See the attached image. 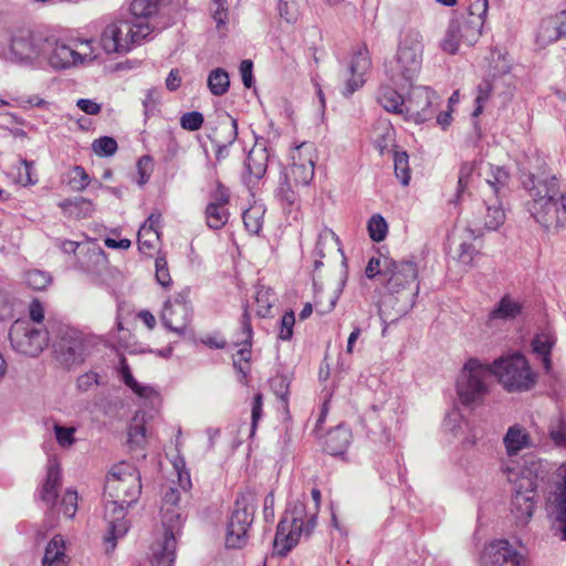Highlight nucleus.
Returning a JSON list of instances; mask_svg holds the SVG:
<instances>
[{"label":"nucleus","instance_id":"412c9836","mask_svg":"<svg viewBox=\"0 0 566 566\" xmlns=\"http://www.w3.org/2000/svg\"><path fill=\"white\" fill-rule=\"evenodd\" d=\"M303 533L305 534L304 524L290 522L287 516H283L277 524L273 542L276 554L285 557L298 543Z\"/></svg>","mask_w":566,"mask_h":566},{"label":"nucleus","instance_id":"39448f33","mask_svg":"<svg viewBox=\"0 0 566 566\" xmlns=\"http://www.w3.org/2000/svg\"><path fill=\"white\" fill-rule=\"evenodd\" d=\"M420 32H409L400 42L396 59L386 65V74L394 85L412 87L422 69L423 44Z\"/></svg>","mask_w":566,"mask_h":566},{"label":"nucleus","instance_id":"de8ad7c7","mask_svg":"<svg viewBox=\"0 0 566 566\" xmlns=\"http://www.w3.org/2000/svg\"><path fill=\"white\" fill-rule=\"evenodd\" d=\"M275 301L272 290L265 287H259L255 293L256 302V315L261 318H265L270 315L271 308Z\"/></svg>","mask_w":566,"mask_h":566},{"label":"nucleus","instance_id":"a211bd4d","mask_svg":"<svg viewBox=\"0 0 566 566\" xmlns=\"http://www.w3.org/2000/svg\"><path fill=\"white\" fill-rule=\"evenodd\" d=\"M536 489L537 483L535 480L530 478H521L518 480L511 502V512L517 524L525 525L532 517Z\"/></svg>","mask_w":566,"mask_h":566},{"label":"nucleus","instance_id":"f03ea898","mask_svg":"<svg viewBox=\"0 0 566 566\" xmlns=\"http://www.w3.org/2000/svg\"><path fill=\"white\" fill-rule=\"evenodd\" d=\"M511 176L501 166L488 164L484 169V184L480 185L482 207L475 218V227H484L488 230H497L505 221L506 214L503 207V198L509 190Z\"/></svg>","mask_w":566,"mask_h":566},{"label":"nucleus","instance_id":"aec40b11","mask_svg":"<svg viewBox=\"0 0 566 566\" xmlns=\"http://www.w3.org/2000/svg\"><path fill=\"white\" fill-rule=\"evenodd\" d=\"M418 277V268L413 261L406 260L397 262L394 260V266L388 270L385 287L391 294L400 293L403 290L415 286L419 291V284L415 283Z\"/></svg>","mask_w":566,"mask_h":566},{"label":"nucleus","instance_id":"7ed1b4c3","mask_svg":"<svg viewBox=\"0 0 566 566\" xmlns=\"http://www.w3.org/2000/svg\"><path fill=\"white\" fill-rule=\"evenodd\" d=\"M46 35L29 29L0 32V57L23 66L39 67L43 64V48Z\"/></svg>","mask_w":566,"mask_h":566},{"label":"nucleus","instance_id":"864d4df0","mask_svg":"<svg viewBox=\"0 0 566 566\" xmlns=\"http://www.w3.org/2000/svg\"><path fill=\"white\" fill-rule=\"evenodd\" d=\"M492 77L486 75L481 84L478 86V95L475 98V108L472 113V117H478L483 112V104L490 98L493 86L491 83Z\"/></svg>","mask_w":566,"mask_h":566},{"label":"nucleus","instance_id":"6e6552de","mask_svg":"<svg viewBox=\"0 0 566 566\" xmlns=\"http://www.w3.org/2000/svg\"><path fill=\"white\" fill-rule=\"evenodd\" d=\"M150 33L151 29L148 23L117 20L105 27L99 43L105 53L122 54L129 52L135 44H139Z\"/></svg>","mask_w":566,"mask_h":566},{"label":"nucleus","instance_id":"cd10ccee","mask_svg":"<svg viewBox=\"0 0 566 566\" xmlns=\"http://www.w3.org/2000/svg\"><path fill=\"white\" fill-rule=\"evenodd\" d=\"M522 303L511 295H504L489 314L490 321H511L522 313Z\"/></svg>","mask_w":566,"mask_h":566},{"label":"nucleus","instance_id":"69168bd1","mask_svg":"<svg viewBox=\"0 0 566 566\" xmlns=\"http://www.w3.org/2000/svg\"><path fill=\"white\" fill-rule=\"evenodd\" d=\"M160 214L151 213L144 224L139 228L142 235H149L151 238H159L158 224Z\"/></svg>","mask_w":566,"mask_h":566},{"label":"nucleus","instance_id":"9b49d317","mask_svg":"<svg viewBox=\"0 0 566 566\" xmlns=\"http://www.w3.org/2000/svg\"><path fill=\"white\" fill-rule=\"evenodd\" d=\"M142 492L140 475L128 464L113 468L104 486V497L125 502L127 506L136 503Z\"/></svg>","mask_w":566,"mask_h":566},{"label":"nucleus","instance_id":"58836bf2","mask_svg":"<svg viewBox=\"0 0 566 566\" xmlns=\"http://www.w3.org/2000/svg\"><path fill=\"white\" fill-rule=\"evenodd\" d=\"M326 249H337V251L342 252L338 237L328 228H324L319 232L314 249V255L321 259L325 258Z\"/></svg>","mask_w":566,"mask_h":566},{"label":"nucleus","instance_id":"6ab92c4d","mask_svg":"<svg viewBox=\"0 0 566 566\" xmlns=\"http://www.w3.org/2000/svg\"><path fill=\"white\" fill-rule=\"evenodd\" d=\"M48 46L43 49V63H48L54 70H65L83 63L85 55L60 41L55 36H48Z\"/></svg>","mask_w":566,"mask_h":566},{"label":"nucleus","instance_id":"c9c22d12","mask_svg":"<svg viewBox=\"0 0 566 566\" xmlns=\"http://www.w3.org/2000/svg\"><path fill=\"white\" fill-rule=\"evenodd\" d=\"M489 60V77L496 78L507 74L511 71V62L506 53L494 49L490 52Z\"/></svg>","mask_w":566,"mask_h":566},{"label":"nucleus","instance_id":"473e14b6","mask_svg":"<svg viewBox=\"0 0 566 566\" xmlns=\"http://www.w3.org/2000/svg\"><path fill=\"white\" fill-rule=\"evenodd\" d=\"M65 543L62 535H55L46 545L43 566H65Z\"/></svg>","mask_w":566,"mask_h":566},{"label":"nucleus","instance_id":"f3484780","mask_svg":"<svg viewBox=\"0 0 566 566\" xmlns=\"http://www.w3.org/2000/svg\"><path fill=\"white\" fill-rule=\"evenodd\" d=\"M104 499V518L108 525L104 542L106 544V553H109L115 549L117 539L125 536L129 528L128 522L125 518L129 506H127L125 502L117 501L115 499Z\"/></svg>","mask_w":566,"mask_h":566},{"label":"nucleus","instance_id":"72a5a7b5","mask_svg":"<svg viewBox=\"0 0 566 566\" xmlns=\"http://www.w3.org/2000/svg\"><path fill=\"white\" fill-rule=\"evenodd\" d=\"M245 168L250 176L255 180H260L268 168V154L265 149H252L245 159Z\"/></svg>","mask_w":566,"mask_h":566},{"label":"nucleus","instance_id":"603ef678","mask_svg":"<svg viewBox=\"0 0 566 566\" xmlns=\"http://www.w3.org/2000/svg\"><path fill=\"white\" fill-rule=\"evenodd\" d=\"M394 166L396 177L403 186H407L410 180L408 155L405 151H396L394 156Z\"/></svg>","mask_w":566,"mask_h":566},{"label":"nucleus","instance_id":"423d86ee","mask_svg":"<svg viewBox=\"0 0 566 566\" xmlns=\"http://www.w3.org/2000/svg\"><path fill=\"white\" fill-rule=\"evenodd\" d=\"M492 376L491 365L470 358L462 367L455 382L460 402L469 409L482 405L489 392V380Z\"/></svg>","mask_w":566,"mask_h":566},{"label":"nucleus","instance_id":"7c9ffc66","mask_svg":"<svg viewBox=\"0 0 566 566\" xmlns=\"http://www.w3.org/2000/svg\"><path fill=\"white\" fill-rule=\"evenodd\" d=\"M379 105L387 112L394 114H402L405 111L408 113L410 108H402L403 99L396 88L389 86H380L377 95Z\"/></svg>","mask_w":566,"mask_h":566},{"label":"nucleus","instance_id":"0e129e2a","mask_svg":"<svg viewBox=\"0 0 566 566\" xmlns=\"http://www.w3.org/2000/svg\"><path fill=\"white\" fill-rule=\"evenodd\" d=\"M295 324V315L293 311L285 312L281 318V328L279 338L282 340H290L293 336V327Z\"/></svg>","mask_w":566,"mask_h":566},{"label":"nucleus","instance_id":"1a4fd4ad","mask_svg":"<svg viewBox=\"0 0 566 566\" xmlns=\"http://www.w3.org/2000/svg\"><path fill=\"white\" fill-rule=\"evenodd\" d=\"M180 507H161L163 533L150 546L153 566H172L176 559L177 535L182 526Z\"/></svg>","mask_w":566,"mask_h":566},{"label":"nucleus","instance_id":"e2e57ef3","mask_svg":"<svg viewBox=\"0 0 566 566\" xmlns=\"http://www.w3.org/2000/svg\"><path fill=\"white\" fill-rule=\"evenodd\" d=\"M61 511L66 517H73L77 511V493L67 490L61 500Z\"/></svg>","mask_w":566,"mask_h":566},{"label":"nucleus","instance_id":"8fccbe9b","mask_svg":"<svg viewBox=\"0 0 566 566\" xmlns=\"http://www.w3.org/2000/svg\"><path fill=\"white\" fill-rule=\"evenodd\" d=\"M24 280L31 289L42 291L51 283L52 277L48 272L33 269L25 272Z\"/></svg>","mask_w":566,"mask_h":566},{"label":"nucleus","instance_id":"ea45409f","mask_svg":"<svg viewBox=\"0 0 566 566\" xmlns=\"http://www.w3.org/2000/svg\"><path fill=\"white\" fill-rule=\"evenodd\" d=\"M219 134L224 144L232 145L238 137V123L234 117L226 114L219 119L213 135Z\"/></svg>","mask_w":566,"mask_h":566},{"label":"nucleus","instance_id":"f257e3e1","mask_svg":"<svg viewBox=\"0 0 566 566\" xmlns=\"http://www.w3.org/2000/svg\"><path fill=\"white\" fill-rule=\"evenodd\" d=\"M523 187L530 195L526 203L531 216L546 230L566 226V191L559 190L557 178L545 169L525 175Z\"/></svg>","mask_w":566,"mask_h":566},{"label":"nucleus","instance_id":"3c124183","mask_svg":"<svg viewBox=\"0 0 566 566\" xmlns=\"http://www.w3.org/2000/svg\"><path fill=\"white\" fill-rule=\"evenodd\" d=\"M117 142L109 136L99 137L92 144L93 151L101 157L113 156L117 151Z\"/></svg>","mask_w":566,"mask_h":566},{"label":"nucleus","instance_id":"dca6fc26","mask_svg":"<svg viewBox=\"0 0 566 566\" xmlns=\"http://www.w3.org/2000/svg\"><path fill=\"white\" fill-rule=\"evenodd\" d=\"M481 566H528L524 554L517 552L507 539L486 544L480 558Z\"/></svg>","mask_w":566,"mask_h":566},{"label":"nucleus","instance_id":"20e7f679","mask_svg":"<svg viewBox=\"0 0 566 566\" xmlns=\"http://www.w3.org/2000/svg\"><path fill=\"white\" fill-rule=\"evenodd\" d=\"M488 8L489 0H474L467 12L455 14L450 20L441 42L442 50L455 54L461 43L469 46L476 43L481 35Z\"/></svg>","mask_w":566,"mask_h":566},{"label":"nucleus","instance_id":"a19ab883","mask_svg":"<svg viewBox=\"0 0 566 566\" xmlns=\"http://www.w3.org/2000/svg\"><path fill=\"white\" fill-rule=\"evenodd\" d=\"M207 226L210 229L219 230L226 226L229 219V210L223 206L208 205L205 211Z\"/></svg>","mask_w":566,"mask_h":566},{"label":"nucleus","instance_id":"bf43d9fd","mask_svg":"<svg viewBox=\"0 0 566 566\" xmlns=\"http://www.w3.org/2000/svg\"><path fill=\"white\" fill-rule=\"evenodd\" d=\"M203 120V115L200 112L192 111L180 117V126L186 130L195 132L201 128Z\"/></svg>","mask_w":566,"mask_h":566},{"label":"nucleus","instance_id":"c85d7f7f","mask_svg":"<svg viewBox=\"0 0 566 566\" xmlns=\"http://www.w3.org/2000/svg\"><path fill=\"white\" fill-rule=\"evenodd\" d=\"M486 163L483 165V163H476V161H467L463 163L460 170H459V178H458V188L455 193V199L453 200V203H458L461 199V196L467 191L469 186L472 182V178L474 172L476 171L479 167V176L484 179V169L486 168ZM484 181L482 182V185Z\"/></svg>","mask_w":566,"mask_h":566},{"label":"nucleus","instance_id":"a18cd8bd","mask_svg":"<svg viewBox=\"0 0 566 566\" xmlns=\"http://www.w3.org/2000/svg\"><path fill=\"white\" fill-rule=\"evenodd\" d=\"M127 443L130 449H143L146 443V428L143 422H139L138 413H136L133 422L129 424Z\"/></svg>","mask_w":566,"mask_h":566},{"label":"nucleus","instance_id":"c756f323","mask_svg":"<svg viewBox=\"0 0 566 566\" xmlns=\"http://www.w3.org/2000/svg\"><path fill=\"white\" fill-rule=\"evenodd\" d=\"M63 213L75 219L88 218L94 212V203L84 197H75L59 202Z\"/></svg>","mask_w":566,"mask_h":566},{"label":"nucleus","instance_id":"09e8293b","mask_svg":"<svg viewBox=\"0 0 566 566\" xmlns=\"http://www.w3.org/2000/svg\"><path fill=\"white\" fill-rule=\"evenodd\" d=\"M263 211L258 207L247 209L242 214V220L247 231L251 234H259L263 226Z\"/></svg>","mask_w":566,"mask_h":566},{"label":"nucleus","instance_id":"5701e85b","mask_svg":"<svg viewBox=\"0 0 566 566\" xmlns=\"http://www.w3.org/2000/svg\"><path fill=\"white\" fill-rule=\"evenodd\" d=\"M371 65L366 46L360 48L352 57L348 72L352 77L347 80L343 94L350 96L365 83L364 75Z\"/></svg>","mask_w":566,"mask_h":566},{"label":"nucleus","instance_id":"c03bdc74","mask_svg":"<svg viewBox=\"0 0 566 566\" xmlns=\"http://www.w3.org/2000/svg\"><path fill=\"white\" fill-rule=\"evenodd\" d=\"M559 38L560 34L558 32V28L554 19H546L541 23L536 36V42L538 43V45L545 46L549 43L557 41Z\"/></svg>","mask_w":566,"mask_h":566},{"label":"nucleus","instance_id":"2f4dec72","mask_svg":"<svg viewBox=\"0 0 566 566\" xmlns=\"http://www.w3.org/2000/svg\"><path fill=\"white\" fill-rule=\"evenodd\" d=\"M503 440L510 455L531 446L530 434L518 424L510 427Z\"/></svg>","mask_w":566,"mask_h":566},{"label":"nucleus","instance_id":"ddd939ff","mask_svg":"<svg viewBox=\"0 0 566 566\" xmlns=\"http://www.w3.org/2000/svg\"><path fill=\"white\" fill-rule=\"evenodd\" d=\"M9 339L15 352L35 357L48 346L49 333L29 321L18 319L10 327Z\"/></svg>","mask_w":566,"mask_h":566},{"label":"nucleus","instance_id":"0eeeda50","mask_svg":"<svg viewBox=\"0 0 566 566\" xmlns=\"http://www.w3.org/2000/svg\"><path fill=\"white\" fill-rule=\"evenodd\" d=\"M256 503V493L250 488H247L237 495L233 510L227 523V548L240 549L247 545L248 531L254 520Z\"/></svg>","mask_w":566,"mask_h":566},{"label":"nucleus","instance_id":"bb28decb","mask_svg":"<svg viewBox=\"0 0 566 566\" xmlns=\"http://www.w3.org/2000/svg\"><path fill=\"white\" fill-rule=\"evenodd\" d=\"M352 431L344 424L329 430L324 441V450L331 455H343L350 444Z\"/></svg>","mask_w":566,"mask_h":566},{"label":"nucleus","instance_id":"4468645a","mask_svg":"<svg viewBox=\"0 0 566 566\" xmlns=\"http://www.w3.org/2000/svg\"><path fill=\"white\" fill-rule=\"evenodd\" d=\"M53 348L56 360L66 367L82 364L87 355L84 335L71 327L60 329Z\"/></svg>","mask_w":566,"mask_h":566},{"label":"nucleus","instance_id":"b1692460","mask_svg":"<svg viewBox=\"0 0 566 566\" xmlns=\"http://www.w3.org/2000/svg\"><path fill=\"white\" fill-rule=\"evenodd\" d=\"M538 446L544 450L552 447L566 449V417L562 412L549 418L547 434L542 433Z\"/></svg>","mask_w":566,"mask_h":566},{"label":"nucleus","instance_id":"338daca9","mask_svg":"<svg viewBox=\"0 0 566 566\" xmlns=\"http://www.w3.org/2000/svg\"><path fill=\"white\" fill-rule=\"evenodd\" d=\"M230 200L229 189L221 182H217L214 191L211 193V200L208 205L227 207Z\"/></svg>","mask_w":566,"mask_h":566},{"label":"nucleus","instance_id":"5fc2aeb1","mask_svg":"<svg viewBox=\"0 0 566 566\" xmlns=\"http://www.w3.org/2000/svg\"><path fill=\"white\" fill-rule=\"evenodd\" d=\"M53 431L55 434V439L57 444L61 448H70L75 443V427H65L57 422H54L53 424Z\"/></svg>","mask_w":566,"mask_h":566},{"label":"nucleus","instance_id":"4c0bfd02","mask_svg":"<svg viewBox=\"0 0 566 566\" xmlns=\"http://www.w3.org/2000/svg\"><path fill=\"white\" fill-rule=\"evenodd\" d=\"M553 344L554 342L547 335H537L532 342L533 352L541 357L546 373L552 368L551 352Z\"/></svg>","mask_w":566,"mask_h":566},{"label":"nucleus","instance_id":"a878e982","mask_svg":"<svg viewBox=\"0 0 566 566\" xmlns=\"http://www.w3.org/2000/svg\"><path fill=\"white\" fill-rule=\"evenodd\" d=\"M555 511L552 528L566 542V464L563 467V481L555 495Z\"/></svg>","mask_w":566,"mask_h":566},{"label":"nucleus","instance_id":"4be33fe9","mask_svg":"<svg viewBox=\"0 0 566 566\" xmlns=\"http://www.w3.org/2000/svg\"><path fill=\"white\" fill-rule=\"evenodd\" d=\"M241 329L243 338L241 339L240 344H242L243 347L240 348L233 357V366L239 373L245 376L250 369L249 364L251 358V345L253 335L251 315L249 313L248 305L244 306L241 316Z\"/></svg>","mask_w":566,"mask_h":566},{"label":"nucleus","instance_id":"13d9d810","mask_svg":"<svg viewBox=\"0 0 566 566\" xmlns=\"http://www.w3.org/2000/svg\"><path fill=\"white\" fill-rule=\"evenodd\" d=\"M123 380L127 387H129L139 397H149L153 394V389L147 386H142L132 375L129 368L125 366L123 368Z\"/></svg>","mask_w":566,"mask_h":566},{"label":"nucleus","instance_id":"4d7b16f0","mask_svg":"<svg viewBox=\"0 0 566 566\" xmlns=\"http://www.w3.org/2000/svg\"><path fill=\"white\" fill-rule=\"evenodd\" d=\"M17 181L27 187L38 182V176L34 171V161L21 159V167L18 169Z\"/></svg>","mask_w":566,"mask_h":566},{"label":"nucleus","instance_id":"79ce46f5","mask_svg":"<svg viewBox=\"0 0 566 566\" xmlns=\"http://www.w3.org/2000/svg\"><path fill=\"white\" fill-rule=\"evenodd\" d=\"M164 0H133L130 3V13L133 21L140 18H149L155 14Z\"/></svg>","mask_w":566,"mask_h":566},{"label":"nucleus","instance_id":"e433bc0d","mask_svg":"<svg viewBox=\"0 0 566 566\" xmlns=\"http://www.w3.org/2000/svg\"><path fill=\"white\" fill-rule=\"evenodd\" d=\"M390 266H394V259L379 253V256H373L369 259L365 269V274L369 280H373L377 276L384 279L387 276Z\"/></svg>","mask_w":566,"mask_h":566},{"label":"nucleus","instance_id":"37998d69","mask_svg":"<svg viewBox=\"0 0 566 566\" xmlns=\"http://www.w3.org/2000/svg\"><path fill=\"white\" fill-rule=\"evenodd\" d=\"M66 182L74 191H83L91 182L90 175L82 166H73L66 174Z\"/></svg>","mask_w":566,"mask_h":566},{"label":"nucleus","instance_id":"9d476101","mask_svg":"<svg viewBox=\"0 0 566 566\" xmlns=\"http://www.w3.org/2000/svg\"><path fill=\"white\" fill-rule=\"evenodd\" d=\"M493 375L510 392L530 390L536 382V375L532 371L527 359L520 353L501 357L491 365Z\"/></svg>","mask_w":566,"mask_h":566},{"label":"nucleus","instance_id":"680f3d73","mask_svg":"<svg viewBox=\"0 0 566 566\" xmlns=\"http://www.w3.org/2000/svg\"><path fill=\"white\" fill-rule=\"evenodd\" d=\"M270 385L274 395L286 405L290 387L287 378L284 376H275L271 379Z\"/></svg>","mask_w":566,"mask_h":566},{"label":"nucleus","instance_id":"2eb2a0df","mask_svg":"<svg viewBox=\"0 0 566 566\" xmlns=\"http://www.w3.org/2000/svg\"><path fill=\"white\" fill-rule=\"evenodd\" d=\"M317 154L312 143H302L292 153V164L284 174L286 182L307 186L314 177Z\"/></svg>","mask_w":566,"mask_h":566},{"label":"nucleus","instance_id":"6e6d98bb","mask_svg":"<svg viewBox=\"0 0 566 566\" xmlns=\"http://www.w3.org/2000/svg\"><path fill=\"white\" fill-rule=\"evenodd\" d=\"M455 259L463 266H471L474 258L479 254L472 243L460 241L455 249Z\"/></svg>","mask_w":566,"mask_h":566},{"label":"nucleus","instance_id":"393cba45","mask_svg":"<svg viewBox=\"0 0 566 566\" xmlns=\"http://www.w3.org/2000/svg\"><path fill=\"white\" fill-rule=\"evenodd\" d=\"M62 483V473L56 460H49L46 476L40 492L41 500L49 506H53Z\"/></svg>","mask_w":566,"mask_h":566},{"label":"nucleus","instance_id":"052dcab7","mask_svg":"<svg viewBox=\"0 0 566 566\" xmlns=\"http://www.w3.org/2000/svg\"><path fill=\"white\" fill-rule=\"evenodd\" d=\"M155 268L157 282L164 287L169 286L171 284V277L169 274L166 258L158 255L155 260Z\"/></svg>","mask_w":566,"mask_h":566},{"label":"nucleus","instance_id":"f8f14e48","mask_svg":"<svg viewBox=\"0 0 566 566\" xmlns=\"http://www.w3.org/2000/svg\"><path fill=\"white\" fill-rule=\"evenodd\" d=\"M189 289L169 297L163 306L160 321L170 332L180 337H185L191 332L190 323L192 321L193 310L189 300Z\"/></svg>","mask_w":566,"mask_h":566},{"label":"nucleus","instance_id":"774afa93","mask_svg":"<svg viewBox=\"0 0 566 566\" xmlns=\"http://www.w3.org/2000/svg\"><path fill=\"white\" fill-rule=\"evenodd\" d=\"M463 417L458 410L449 412L444 419V427L452 433L458 434L462 430Z\"/></svg>","mask_w":566,"mask_h":566},{"label":"nucleus","instance_id":"49530a36","mask_svg":"<svg viewBox=\"0 0 566 566\" xmlns=\"http://www.w3.org/2000/svg\"><path fill=\"white\" fill-rule=\"evenodd\" d=\"M367 230L374 242H381L387 237L388 223L381 214L376 213L368 220Z\"/></svg>","mask_w":566,"mask_h":566},{"label":"nucleus","instance_id":"f704fd0d","mask_svg":"<svg viewBox=\"0 0 566 566\" xmlns=\"http://www.w3.org/2000/svg\"><path fill=\"white\" fill-rule=\"evenodd\" d=\"M207 85L212 95H224L230 87L229 73L221 67L212 70L208 75Z\"/></svg>","mask_w":566,"mask_h":566}]
</instances>
